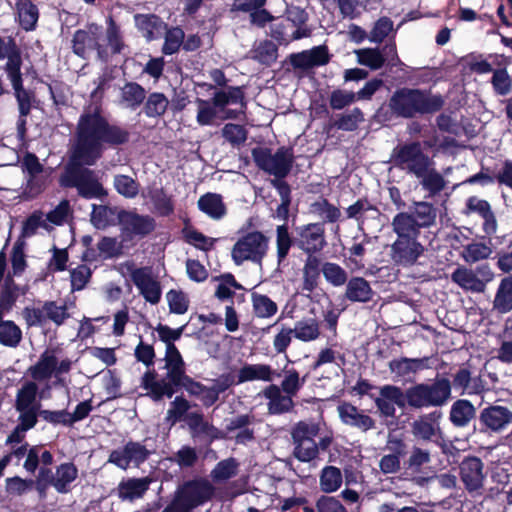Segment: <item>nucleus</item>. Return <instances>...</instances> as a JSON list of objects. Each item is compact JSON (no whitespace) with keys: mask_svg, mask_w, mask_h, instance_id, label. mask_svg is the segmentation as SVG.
<instances>
[{"mask_svg":"<svg viewBox=\"0 0 512 512\" xmlns=\"http://www.w3.org/2000/svg\"><path fill=\"white\" fill-rule=\"evenodd\" d=\"M477 380L480 382V377L472 379L470 369L462 367L453 375L451 387L453 386L454 389L461 390L460 395H463L465 392L468 394H478L482 391V387L476 383Z\"/></svg>","mask_w":512,"mask_h":512,"instance_id":"42","label":"nucleus"},{"mask_svg":"<svg viewBox=\"0 0 512 512\" xmlns=\"http://www.w3.org/2000/svg\"><path fill=\"white\" fill-rule=\"evenodd\" d=\"M251 155L258 169L274 176L271 185L277 190L281 199L276 213L280 219L288 220L292 200L291 187L284 179L290 174L295 162L293 148L281 146L272 154L270 148L258 146L251 150Z\"/></svg>","mask_w":512,"mask_h":512,"instance_id":"3","label":"nucleus"},{"mask_svg":"<svg viewBox=\"0 0 512 512\" xmlns=\"http://www.w3.org/2000/svg\"><path fill=\"white\" fill-rule=\"evenodd\" d=\"M293 246L296 247V233L294 232V235H292L287 224L278 225L276 227V257L278 266L286 261Z\"/></svg>","mask_w":512,"mask_h":512,"instance_id":"37","label":"nucleus"},{"mask_svg":"<svg viewBox=\"0 0 512 512\" xmlns=\"http://www.w3.org/2000/svg\"><path fill=\"white\" fill-rule=\"evenodd\" d=\"M493 253L492 247L484 242H472L464 246L462 257L467 263L488 259Z\"/></svg>","mask_w":512,"mask_h":512,"instance_id":"59","label":"nucleus"},{"mask_svg":"<svg viewBox=\"0 0 512 512\" xmlns=\"http://www.w3.org/2000/svg\"><path fill=\"white\" fill-rule=\"evenodd\" d=\"M149 484L150 479L146 477L122 480L118 485V496L123 500L141 498L149 489Z\"/></svg>","mask_w":512,"mask_h":512,"instance_id":"39","label":"nucleus"},{"mask_svg":"<svg viewBox=\"0 0 512 512\" xmlns=\"http://www.w3.org/2000/svg\"><path fill=\"white\" fill-rule=\"evenodd\" d=\"M458 475L464 490L472 498L485 492L487 470L483 460L475 455H466L458 462Z\"/></svg>","mask_w":512,"mask_h":512,"instance_id":"13","label":"nucleus"},{"mask_svg":"<svg viewBox=\"0 0 512 512\" xmlns=\"http://www.w3.org/2000/svg\"><path fill=\"white\" fill-rule=\"evenodd\" d=\"M406 397V390L403 391L395 385H384L380 388V397H377L374 402L381 416L394 418L396 415L395 405L399 408L408 407Z\"/></svg>","mask_w":512,"mask_h":512,"instance_id":"17","label":"nucleus"},{"mask_svg":"<svg viewBox=\"0 0 512 512\" xmlns=\"http://www.w3.org/2000/svg\"><path fill=\"white\" fill-rule=\"evenodd\" d=\"M375 292L368 280L361 276H352L346 283L344 298L351 303H368L373 301Z\"/></svg>","mask_w":512,"mask_h":512,"instance_id":"25","label":"nucleus"},{"mask_svg":"<svg viewBox=\"0 0 512 512\" xmlns=\"http://www.w3.org/2000/svg\"><path fill=\"white\" fill-rule=\"evenodd\" d=\"M451 280L464 290L476 293L484 292V284L478 279L477 274L472 269L464 266H460L453 271Z\"/></svg>","mask_w":512,"mask_h":512,"instance_id":"38","label":"nucleus"},{"mask_svg":"<svg viewBox=\"0 0 512 512\" xmlns=\"http://www.w3.org/2000/svg\"><path fill=\"white\" fill-rule=\"evenodd\" d=\"M294 232L296 233V247L307 257L317 256L327 245L323 223L314 222L297 226Z\"/></svg>","mask_w":512,"mask_h":512,"instance_id":"14","label":"nucleus"},{"mask_svg":"<svg viewBox=\"0 0 512 512\" xmlns=\"http://www.w3.org/2000/svg\"><path fill=\"white\" fill-rule=\"evenodd\" d=\"M343 482L341 470L335 466H325L319 475L320 490L324 493L337 491Z\"/></svg>","mask_w":512,"mask_h":512,"instance_id":"44","label":"nucleus"},{"mask_svg":"<svg viewBox=\"0 0 512 512\" xmlns=\"http://www.w3.org/2000/svg\"><path fill=\"white\" fill-rule=\"evenodd\" d=\"M37 385L34 382H27L18 390L15 402L16 410H26L28 408H40V403L36 402Z\"/></svg>","mask_w":512,"mask_h":512,"instance_id":"54","label":"nucleus"},{"mask_svg":"<svg viewBox=\"0 0 512 512\" xmlns=\"http://www.w3.org/2000/svg\"><path fill=\"white\" fill-rule=\"evenodd\" d=\"M165 362L167 373L166 376L160 380L171 381L186 371L183 357L175 344L166 346Z\"/></svg>","mask_w":512,"mask_h":512,"instance_id":"41","label":"nucleus"},{"mask_svg":"<svg viewBox=\"0 0 512 512\" xmlns=\"http://www.w3.org/2000/svg\"><path fill=\"white\" fill-rule=\"evenodd\" d=\"M183 239L187 244L194 246L196 249L208 252L212 250L217 241L216 238H211L204 235L192 227H184L182 229Z\"/></svg>","mask_w":512,"mask_h":512,"instance_id":"49","label":"nucleus"},{"mask_svg":"<svg viewBox=\"0 0 512 512\" xmlns=\"http://www.w3.org/2000/svg\"><path fill=\"white\" fill-rule=\"evenodd\" d=\"M214 494L215 487L207 479L187 480L178 486L174 498L163 511L192 512L195 508L210 501Z\"/></svg>","mask_w":512,"mask_h":512,"instance_id":"5","label":"nucleus"},{"mask_svg":"<svg viewBox=\"0 0 512 512\" xmlns=\"http://www.w3.org/2000/svg\"><path fill=\"white\" fill-rule=\"evenodd\" d=\"M58 364L57 357L43 353L39 361L30 368L31 376L35 380H44L51 377Z\"/></svg>","mask_w":512,"mask_h":512,"instance_id":"55","label":"nucleus"},{"mask_svg":"<svg viewBox=\"0 0 512 512\" xmlns=\"http://www.w3.org/2000/svg\"><path fill=\"white\" fill-rule=\"evenodd\" d=\"M394 167L413 176H422L427 167L434 166L433 159L422 149L419 141H410L396 145L390 155Z\"/></svg>","mask_w":512,"mask_h":512,"instance_id":"8","label":"nucleus"},{"mask_svg":"<svg viewBox=\"0 0 512 512\" xmlns=\"http://www.w3.org/2000/svg\"><path fill=\"white\" fill-rule=\"evenodd\" d=\"M320 427L316 423L299 421L291 430L293 443L292 455L300 462L308 463L319 456V448L314 438L318 436Z\"/></svg>","mask_w":512,"mask_h":512,"instance_id":"12","label":"nucleus"},{"mask_svg":"<svg viewBox=\"0 0 512 512\" xmlns=\"http://www.w3.org/2000/svg\"><path fill=\"white\" fill-rule=\"evenodd\" d=\"M155 369L146 371L141 378V387L147 391L146 395L154 402H159L164 397L171 398L180 389H184L190 396L200 398L205 407H211L212 401L210 387L196 381L186 374L181 373L171 381L158 380Z\"/></svg>","mask_w":512,"mask_h":512,"instance_id":"4","label":"nucleus"},{"mask_svg":"<svg viewBox=\"0 0 512 512\" xmlns=\"http://www.w3.org/2000/svg\"><path fill=\"white\" fill-rule=\"evenodd\" d=\"M321 260L318 256L306 257L303 272L302 291L312 293L316 290L320 280Z\"/></svg>","mask_w":512,"mask_h":512,"instance_id":"36","label":"nucleus"},{"mask_svg":"<svg viewBox=\"0 0 512 512\" xmlns=\"http://www.w3.org/2000/svg\"><path fill=\"white\" fill-rule=\"evenodd\" d=\"M440 417L441 412L434 410L414 420L411 424V432L413 436L423 441H431L436 435L435 424Z\"/></svg>","mask_w":512,"mask_h":512,"instance_id":"30","label":"nucleus"},{"mask_svg":"<svg viewBox=\"0 0 512 512\" xmlns=\"http://www.w3.org/2000/svg\"><path fill=\"white\" fill-rule=\"evenodd\" d=\"M151 454L152 452L145 445L130 440L123 448L112 450L109 454L108 462L122 470H127L131 464L139 468L149 459Z\"/></svg>","mask_w":512,"mask_h":512,"instance_id":"15","label":"nucleus"},{"mask_svg":"<svg viewBox=\"0 0 512 512\" xmlns=\"http://www.w3.org/2000/svg\"><path fill=\"white\" fill-rule=\"evenodd\" d=\"M425 191L431 196L438 195L446 185L444 177L435 169L434 166L427 167L422 176H416Z\"/></svg>","mask_w":512,"mask_h":512,"instance_id":"46","label":"nucleus"},{"mask_svg":"<svg viewBox=\"0 0 512 512\" xmlns=\"http://www.w3.org/2000/svg\"><path fill=\"white\" fill-rule=\"evenodd\" d=\"M78 478V468L73 462L61 463L56 467L55 478L51 479L52 486L60 494L71 491V484Z\"/></svg>","mask_w":512,"mask_h":512,"instance_id":"29","label":"nucleus"},{"mask_svg":"<svg viewBox=\"0 0 512 512\" xmlns=\"http://www.w3.org/2000/svg\"><path fill=\"white\" fill-rule=\"evenodd\" d=\"M255 421V416L252 414H238L233 418L226 419L225 431L232 433L237 431L234 440L237 444L246 445L255 440V432L249 426Z\"/></svg>","mask_w":512,"mask_h":512,"instance_id":"21","label":"nucleus"},{"mask_svg":"<svg viewBox=\"0 0 512 512\" xmlns=\"http://www.w3.org/2000/svg\"><path fill=\"white\" fill-rule=\"evenodd\" d=\"M131 133L123 125L111 123L101 109L84 111L76 126V144L73 160L59 178L63 188H76L83 199H102L108 192L94 170L84 165H94L109 148H118L130 142Z\"/></svg>","mask_w":512,"mask_h":512,"instance_id":"1","label":"nucleus"},{"mask_svg":"<svg viewBox=\"0 0 512 512\" xmlns=\"http://www.w3.org/2000/svg\"><path fill=\"white\" fill-rule=\"evenodd\" d=\"M477 411L472 402L468 399H457L451 405L449 420L456 428H465L477 420Z\"/></svg>","mask_w":512,"mask_h":512,"instance_id":"27","label":"nucleus"},{"mask_svg":"<svg viewBox=\"0 0 512 512\" xmlns=\"http://www.w3.org/2000/svg\"><path fill=\"white\" fill-rule=\"evenodd\" d=\"M408 407L420 410L437 408L447 404L451 398V381L437 376L433 381L417 383L406 389Z\"/></svg>","mask_w":512,"mask_h":512,"instance_id":"6","label":"nucleus"},{"mask_svg":"<svg viewBox=\"0 0 512 512\" xmlns=\"http://www.w3.org/2000/svg\"><path fill=\"white\" fill-rule=\"evenodd\" d=\"M429 358H407L401 357L389 362V369L399 377H405L412 373L428 368Z\"/></svg>","mask_w":512,"mask_h":512,"instance_id":"35","label":"nucleus"},{"mask_svg":"<svg viewBox=\"0 0 512 512\" xmlns=\"http://www.w3.org/2000/svg\"><path fill=\"white\" fill-rule=\"evenodd\" d=\"M267 0H235L233 10L249 13L250 21L255 27L261 29L275 18L271 15L264 5Z\"/></svg>","mask_w":512,"mask_h":512,"instance_id":"23","label":"nucleus"},{"mask_svg":"<svg viewBox=\"0 0 512 512\" xmlns=\"http://www.w3.org/2000/svg\"><path fill=\"white\" fill-rule=\"evenodd\" d=\"M274 376L280 377L281 374L277 373L268 364H244L238 371L237 382L245 383L251 381H264L272 382Z\"/></svg>","mask_w":512,"mask_h":512,"instance_id":"28","label":"nucleus"},{"mask_svg":"<svg viewBox=\"0 0 512 512\" xmlns=\"http://www.w3.org/2000/svg\"><path fill=\"white\" fill-rule=\"evenodd\" d=\"M22 340V331L15 322L0 319V343L6 347H17Z\"/></svg>","mask_w":512,"mask_h":512,"instance_id":"53","label":"nucleus"},{"mask_svg":"<svg viewBox=\"0 0 512 512\" xmlns=\"http://www.w3.org/2000/svg\"><path fill=\"white\" fill-rule=\"evenodd\" d=\"M239 463L233 457L219 461L211 471V477L215 482L226 481L238 472Z\"/></svg>","mask_w":512,"mask_h":512,"instance_id":"63","label":"nucleus"},{"mask_svg":"<svg viewBox=\"0 0 512 512\" xmlns=\"http://www.w3.org/2000/svg\"><path fill=\"white\" fill-rule=\"evenodd\" d=\"M269 249V238L261 231L247 232L233 245L232 260L236 265L246 261L261 264Z\"/></svg>","mask_w":512,"mask_h":512,"instance_id":"10","label":"nucleus"},{"mask_svg":"<svg viewBox=\"0 0 512 512\" xmlns=\"http://www.w3.org/2000/svg\"><path fill=\"white\" fill-rule=\"evenodd\" d=\"M97 36L93 40V46L96 47L98 56L106 60L110 55L119 54L124 48V41L121 34H92Z\"/></svg>","mask_w":512,"mask_h":512,"instance_id":"32","label":"nucleus"},{"mask_svg":"<svg viewBox=\"0 0 512 512\" xmlns=\"http://www.w3.org/2000/svg\"><path fill=\"white\" fill-rule=\"evenodd\" d=\"M431 455L428 450L413 446L410 456L404 460L403 468L407 474L416 475L422 471L424 465L429 464Z\"/></svg>","mask_w":512,"mask_h":512,"instance_id":"45","label":"nucleus"},{"mask_svg":"<svg viewBox=\"0 0 512 512\" xmlns=\"http://www.w3.org/2000/svg\"><path fill=\"white\" fill-rule=\"evenodd\" d=\"M263 396L268 400V412L272 415L288 413L294 408V396L283 393L276 384L267 386L263 390Z\"/></svg>","mask_w":512,"mask_h":512,"instance_id":"24","label":"nucleus"},{"mask_svg":"<svg viewBox=\"0 0 512 512\" xmlns=\"http://www.w3.org/2000/svg\"><path fill=\"white\" fill-rule=\"evenodd\" d=\"M511 425L512 410L497 400L480 408L473 432L491 437L504 433Z\"/></svg>","mask_w":512,"mask_h":512,"instance_id":"9","label":"nucleus"},{"mask_svg":"<svg viewBox=\"0 0 512 512\" xmlns=\"http://www.w3.org/2000/svg\"><path fill=\"white\" fill-rule=\"evenodd\" d=\"M289 62L294 69L308 70L328 64L330 54L326 45H319L310 50L291 54Z\"/></svg>","mask_w":512,"mask_h":512,"instance_id":"20","label":"nucleus"},{"mask_svg":"<svg viewBox=\"0 0 512 512\" xmlns=\"http://www.w3.org/2000/svg\"><path fill=\"white\" fill-rule=\"evenodd\" d=\"M113 185L117 193L125 198L133 199L139 194L140 184L129 175H116Z\"/></svg>","mask_w":512,"mask_h":512,"instance_id":"61","label":"nucleus"},{"mask_svg":"<svg viewBox=\"0 0 512 512\" xmlns=\"http://www.w3.org/2000/svg\"><path fill=\"white\" fill-rule=\"evenodd\" d=\"M282 371L284 378L279 387L283 393L295 397L306 383L307 375L300 377L299 372L295 368H288L287 365L284 366Z\"/></svg>","mask_w":512,"mask_h":512,"instance_id":"50","label":"nucleus"},{"mask_svg":"<svg viewBox=\"0 0 512 512\" xmlns=\"http://www.w3.org/2000/svg\"><path fill=\"white\" fill-rule=\"evenodd\" d=\"M350 39L355 42H361L364 39H369L371 42L374 43H382L383 41H386V44L382 47L381 50H379L385 59V63H391L394 64L395 60H398V54L396 49V44L394 40L395 34H349Z\"/></svg>","mask_w":512,"mask_h":512,"instance_id":"31","label":"nucleus"},{"mask_svg":"<svg viewBox=\"0 0 512 512\" xmlns=\"http://www.w3.org/2000/svg\"><path fill=\"white\" fill-rule=\"evenodd\" d=\"M120 224L124 232L141 238L148 236L156 228V221L152 216L124 209L121 210Z\"/></svg>","mask_w":512,"mask_h":512,"instance_id":"18","label":"nucleus"},{"mask_svg":"<svg viewBox=\"0 0 512 512\" xmlns=\"http://www.w3.org/2000/svg\"><path fill=\"white\" fill-rule=\"evenodd\" d=\"M121 210L117 206L92 204L90 222L97 230H105L120 224Z\"/></svg>","mask_w":512,"mask_h":512,"instance_id":"26","label":"nucleus"},{"mask_svg":"<svg viewBox=\"0 0 512 512\" xmlns=\"http://www.w3.org/2000/svg\"><path fill=\"white\" fill-rule=\"evenodd\" d=\"M221 135L233 147H240L248 138V130L244 125L227 123L221 129Z\"/></svg>","mask_w":512,"mask_h":512,"instance_id":"62","label":"nucleus"},{"mask_svg":"<svg viewBox=\"0 0 512 512\" xmlns=\"http://www.w3.org/2000/svg\"><path fill=\"white\" fill-rule=\"evenodd\" d=\"M392 231L396 234L395 241L390 246L389 256L394 265L410 268L419 263V258L426 251L421 242V235L413 233L391 222Z\"/></svg>","mask_w":512,"mask_h":512,"instance_id":"7","label":"nucleus"},{"mask_svg":"<svg viewBox=\"0 0 512 512\" xmlns=\"http://www.w3.org/2000/svg\"><path fill=\"white\" fill-rule=\"evenodd\" d=\"M128 267L131 269V280L143 298L152 305L158 304L161 300L162 289L160 282L153 278L150 268H134L133 263Z\"/></svg>","mask_w":512,"mask_h":512,"instance_id":"16","label":"nucleus"},{"mask_svg":"<svg viewBox=\"0 0 512 512\" xmlns=\"http://www.w3.org/2000/svg\"><path fill=\"white\" fill-rule=\"evenodd\" d=\"M321 271L325 280L334 287L343 286L349 279L347 271L334 262H324Z\"/></svg>","mask_w":512,"mask_h":512,"instance_id":"57","label":"nucleus"},{"mask_svg":"<svg viewBox=\"0 0 512 512\" xmlns=\"http://www.w3.org/2000/svg\"><path fill=\"white\" fill-rule=\"evenodd\" d=\"M467 213H477L483 219L482 230L492 236L497 232V219L490 203L485 199H479L471 196L466 200Z\"/></svg>","mask_w":512,"mask_h":512,"instance_id":"22","label":"nucleus"},{"mask_svg":"<svg viewBox=\"0 0 512 512\" xmlns=\"http://www.w3.org/2000/svg\"><path fill=\"white\" fill-rule=\"evenodd\" d=\"M121 98L129 108L135 110L144 103L146 91L137 82H127L121 89Z\"/></svg>","mask_w":512,"mask_h":512,"instance_id":"51","label":"nucleus"},{"mask_svg":"<svg viewBox=\"0 0 512 512\" xmlns=\"http://www.w3.org/2000/svg\"><path fill=\"white\" fill-rule=\"evenodd\" d=\"M311 210L322 218L321 223H323V225L325 223H336L342 220L340 209L323 197L311 204Z\"/></svg>","mask_w":512,"mask_h":512,"instance_id":"48","label":"nucleus"},{"mask_svg":"<svg viewBox=\"0 0 512 512\" xmlns=\"http://www.w3.org/2000/svg\"><path fill=\"white\" fill-rule=\"evenodd\" d=\"M253 313L258 318H270L278 311V306L269 296L264 294H252Z\"/></svg>","mask_w":512,"mask_h":512,"instance_id":"52","label":"nucleus"},{"mask_svg":"<svg viewBox=\"0 0 512 512\" xmlns=\"http://www.w3.org/2000/svg\"><path fill=\"white\" fill-rule=\"evenodd\" d=\"M445 105L444 97L431 90L400 87L397 88L387 105L376 111V118L381 122H390L395 118L413 119L433 115L441 111Z\"/></svg>","mask_w":512,"mask_h":512,"instance_id":"2","label":"nucleus"},{"mask_svg":"<svg viewBox=\"0 0 512 512\" xmlns=\"http://www.w3.org/2000/svg\"><path fill=\"white\" fill-rule=\"evenodd\" d=\"M148 197L153 204L155 212L161 217H169L174 213L173 196L169 195L163 187H150Z\"/></svg>","mask_w":512,"mask_h":512,"instance_id":"34","label":"nucleus"},{"mask_svg":"<svg viewBox=\"0 0 512 512\" xmlns=\"http://www.w3.org/2000/svg\"><path fill=\"white\" fill-rule=\"evenodd\" d=\"M493 309L501 314L512 310V276H506L500 281L493 300Z\"/></svg>","mask_w":512,"mask_h":512,"instance_id":"40","label":"nucleus"},{"mask_svg":"<svg viewBox=\"0 0 512 512\" xmlns=\"http://www.w3.org/2000/svg\"><path fill=\"white\" fill-rule=\"evenodd\" d=\"M294 337L303 342L316 340L320 335L319 324L316 319L309 318L295 323Z\"/></svg>","mask_w":512,"mask_h":512,"instance_id":"56","label":"nucleus"},{"mask_svg":"<svg viewBox=\"0 0 512 512\" xmlns=\"http://www.w3.org/2000/svg\"><path fill=\"white\" fill-rule=\"evenodd\" d=\"M16 9L21 27L26 31L34 30L39 18L36 5L30 0H17Z\"/></svg>","mask_w":512,"mask_h":512,"instance_id":"43","label":"nucleus"},{"mask_svg":"<svg viewBox=\"0 0 512 512\" xmlns=\"http://www.w3.org/2000/svg\"><path fill=\"white\" fill-rule=\"evenodd\" d=\"M97 250L101 258L107 260L119 257L123 246L115 237L103 236L97 243Z\"/></svg>","mask_w":512,"mask_h":512,"instance_id":"64","label":"nucleus"},{"mask_svg":"<svg viewBox=\"0 0 512 512\" xmlns=\"http://www.w3.org/2000/svg\"><path fill=\"white\" fill-rule=\"evenodd\" d=\"M337 410L341 422L346 426L356 428L364 433L376 426V422L371 416L349 402L339 404Z\"/></svg>","mask_w":512,"mask_h":512,"instance_id":"19","label":"nucleus"},{"mask_svg":"<svg viewBox=\"0 0 512 512\" xmlns=\"http://www.w3.org/2000/svg\"><path fill=\"white\" fill-rule=\"evenodd\" d=\"M363 121L364 114L362 110L355 107L348 113L339 114L332 126L342 131L352 132L355 131L358 128L359 123Z\"/></svg>","mask_w":512,"mask_h":512,"instance_id":"58","label":"nucleus"},{"mask_svg":"<svg viewBox=\"0 0 512 512\" xmlns=\"http://www.w3.org/2000/svg\"><path fill=\"white\" fill-rule=\"evenodd\" d=\"M438 209L430 202L415 201L409 211H399L392 223L421 235L423 229L436 225Z\"/></svg>","mask_w":512,"mask_h":512,"instance_id":"11","label":"nucleus"},{"mask_svg":"<svg viewBox=\"0 0 512 512\" xmlns=\"http://www.w3.org/2000/svg\"><path fill=\"white\" fill-rule=\"evenodd\" d=\"M192 404L183 396L177 395L173 401L170 402V407L167 411V420L174 425L181 422L190 412Z\"/></svg>","mask_w":512,"mask_h":512,"instance_id":"60","label":"nucleus"},{"mask_svg":"<svg viewBox=\"0 0 512 512\" xmlns=\"http://www.w3.org/2000/svg\"><path fill=\"white\" fill-rule=\"evenodd\" d=\"M169 106V100L164 93L152 92L146 98L143 112L149 118H158L163 116Z\"/></svg>","mask_w":512,"mask_h":512,"instance_id":"47","label":"nucleus"},{"mask_svg":"<svg viewBox=\"0 0 512 512\" xmlns=\"http://www.w3.org/2000/svg\"><path fill=\"white\" fill-rule=\"evenodd\" d=\"M198 209L211 219L220 220L227 214V208L220 194L208 192L200 196Z\"/></svg>","mask_w":512,"mask_h":512,"instance_id":"33","label":"nucleus"}]
</instances>
